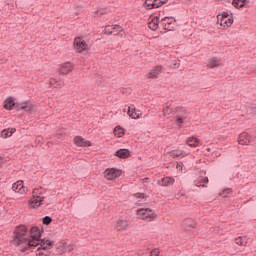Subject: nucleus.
Returning <instances> with one entry per match:
<instances>
[{"instance_id":"13","label":"nucleus","mask_w":256,"mask_h":256,"mask_svg":"<svg viewBox=\"0 0 256 256\" xmlns=\"http://www.w3.org/2000/svg\"><path fill=\"white\" fill-rule=\"evenodd\" d=\"M157 183L160 187H171L175 183V178L167 176L158 180Z\"/></svg>"},{"instance_id":"10","label":"nucleus","mask_w":256,"mask_h":256,"mask_svg":"<svg viewBox=\"0 0 256 256\" xmlns=\"http://www.w3.org/2000/svg\"><path fill=\"white\" fill-rule=\"evenodd\" d=\"M163 69V66L158 65L152 68L150 72L147 73L148 79H159V75H161V71Z\"/></svg>"},{"instance_id":"23","label":"nucleus","mask_w":256,"mask_h":256,"mask_svg":"<svg viewBox=\"0 0 256 256\" xmlns=\"http://www.w3.org/2000/svg\"><path fill=\"white\" fill-rule=\"evenodd\" d=\"M220 25L222 27H231L233 25V17L224 18L220 19Z\"/></svg>"},{"instance_id":"12","label":"nucleus","mask_w":256,"mask_h":256,"mask_svg":"<svg viewBox=\"0 0 256 256\" xmlns=\"http://www.w3.org/2000/svg\"><path fill=\"white\" fill-rule=\"evenodd\" d=\"M74 143L77 145V147H91L92 143L89 140H85L83 136H76L74 138Z\"/></svg>"},{"instance_id":"19","label":"nucleus","mask_w":256,"mask_h":256,"mask_svg":"<svg viewBox=\"0 0 256 256\" xmlns=\"http://www.w3.org/2000/svg\"><path fill=\"white\" fill-rule=\"evenodd\" d=\"M249 3V0H233L232 5L233 7H236V9H243L245 5Z\"/></svg>"},{"instance_id":"38","label":"nucleus","mask_w":256,"mask_h":256,"mask_svg":"<svg viewBox=\"0 0 256 256\" xmlns=\"http://www.w3.org/2000/svg\"><path fill=\"white\" fill-rule=\"evenodd\" d=\"M167 1H169V0H156L158 9H159V7H163V5H165V3H167Z\"/></svg>"},{"instance_id":"18","label":"nucleus","mask_w":256,"mask_h":256,"mask_svg":"<svg viewBox=\"0 0 256 256\" xmlns=\"http://www.w3.org/2000/svg\"><path fill=\"white\" fill-rule=\"evenodd\" d=\"M124 111H126V108H124ZM127 113L131 119H139V114L137 113L135 106H128Z\"/></svg>"},{"instance_id":"35","label":"nucleus","mask_w":256,"mask_h":256,"mask_svg":"<svg viewBox=\"0 0 256 256\" xmlns=\"http://www.w3.org/2000/svg\"><path fill=\"white\" fill-rule=\"evenodd\" d=\"M232 189L231 188H226L222 191V193H220L221 197H227V195H231L232 193Z\"/></svg>"},{"instance_id":"26","label":"nucleus","mask_w":256,"mask_h":256,"mask_svg":"<svg viewBox=\"0 0 256 256\" xmlns=\"http://www.w3.org/2000/svg\"><path fill=\"white\" fill-rule=\"evenodd\" d=\"M114 135H116V137H123V135H125V129L121 128V126H117L114 129Z\"/></svg>"},{"instance_id":"4","label":"nucleus","mask_w":256,"mask_h":256,"mask_svg":"<svg viewBox=\"0 0 256 256\" xmlns=\"http://www.w3.org/2000/svg\"><path fill=\"white\" fill-rule=\"evenodd\" d=\"M55 244V242L43 238L40 241V245H38L37 251H39V253L37 254L38 256H51V251H49V249H51V247H53V245Z\"/></svg>"},{"instance_id":"1","label":"nucleus","mask_w":256,"mask_h":256,"mask_svg":"<svg viewBox=\"0 0 256 256\" xmlns=\"http://www.w3.org/2000/svg\"><path fill=\"white\" fill-rule=\"evenodd\" d=\"M41 233L43 230L39 229L37 226H33L30 229V238L27 236V226L19 225L16 226L13 231L12 240L10 241L11 245L14 247H18L21 253H25V251H32L35 247H39L41 245Z\"/></svg>"},{"instance_id":"43","label":"nucleus","mask_w":256,"mask_h":256,"mask_svg":"<svg viewBox=\"0 0 256 256\" xmlns=\"http://www.w3.org/2000/svg\"><path fill=\"white\" fill-rule=\"evenodd\" d=\"M142 183H149V178L142 179Z\"/></svg>"},{"instance_id":"17","label":"nucleus","mask_w":256,"mask_h":256,"mask_svg":"<svg viewBox=\"0 0 256 256\" xmlns=\"http://www.w3.org/2000/svg\"><path fill=\"white\" fill-rule=\"evenodd\" d=\"M71 71H73V65L70 62L61 65L60 72L63 75H67V73H71Z\"/></svg>"},{"instance_id":"24","label":"nucleus","mask_w":256,"mask_h":256,"mask_svg":"<svg viewBox=\"0 0 256 256\" xmlns=\"http://www.w3.org/2000/svg\"><path fill=\"white\" fill-rule=\"evenodd\" d=\"M175 114L176 117H185L187 115V110H185V108L178 106L175 108Z\"/></svg>"},{"instance_id":"15","label":"nucleus","mask_w":256,"mask_h":256,"mask_svg":"<svg viewBox=\"0 0 256 256\" xmlns=\"http://www.w3.org/2000/svg\"><path fill=\"white\" fill-rule=\"evenodd\" d=\"M150 21L148 22V27L151 29V31H157L159 29V24H161V21H159V16L150 17Z\"/></svg>"},{"instance_id":"28","label":"nucleus","mask_w":256,"mask_h":256,"mask_svg":"<svg viewBox=\"0 0 256 256\" xmlns=\"http://www.w3.org/2000/svg\"><path fill=\"white\" fill-rule=\"evenodd\" d=\"M235 243L236 245H240L242 247H245V245H247V241H245V238H243L242 236H239L238 238H236Z\"/></svg>"},{"instance_id":"37","label":"nucleus","mask_w":256,"mask_h":256,"mask_svg":"<svg viewBox=\"0 0 256 256\" xmlns=\"http://www.w3.org/2000/svg\"><path fill=\"white\" fill-rule=\"evenodd\" d=\"M180 65H181V61L174 60V62L172 63L171 67H173V69H179Z\"/></svg>"},{"instance_id":"32","label":"nucleus","mask_w":256,"mask_h":256,"mask_svg":"<svg viewBox=\"0 0 256 256\" xmlns=\"http://www.w3.org/2000/svg\"><path fill=\"white\" fill-rule=\"evenodd\" d=\"M52 222H53V218H51V216H45L42 219L43 225H51Z\"/></svg>"},{"instance_id":"25","label":"nucleus","mask_w":256,"mask_h":256,"mask_svg":"<svg viewBox=\"0 0 256 256\" xmlns=\"http://www.w3.org/2000/svg\"><path fill=\"white\" fill-rule=\"evenodd\" d=\"M187 143L189 147H197L199 145V139L195 137H190L188 138Z\"/></svg>"},{"instance_id":"7","label":"nucleus","mask_w":256,"mask_h":256,"mask_svg":"<svg viewBox=\"0 0 256 256\" xmlns=\"http://www.w3.org/2000/svg\"><path fill=\"white\" fill-rule=\"evenodd\" d=\"M73 45L76 53H83V51H87V42H85L82 37H76Z\"/></svg>"},{"instance_id":"30","label":"nucleus","mask_w":256,"mask_h":256,"mask_svg":"<svg viewBox=\"0 0 256 256\" xmlns=\"http://www.w3.org/2000/svg\"><path fill=\"white\" fill-rule=\"evenodd\" d=\"M14 133H15V129L11 128V129L2 131V136L7 138V137H11V135H13Z\"/></svg>"},{"instance_id":"22","label":"nucleus","mask_w":256,"mask_h":256,"mask_svg":"<svg viewBox=\"0 0 256 256\" xmlns=\"http://www.w3.org/2000/svg\"><path fill=\"white\" fill-rule=\"evenodd\" d=\"M219 65H221V61H219L217 57H214L209 60L207 67L209 69H215V67H219Z\"/></svg>"},{"instance_id":"3","label":"nucleus","mask_w":256,"mask_h":256,"mask_svg":"<svg viewBox=\"0 0 256 256\" xmlns=\"http://www.w3.org/2000/svg\"><path fill=\"white\" fill-rule=\"evenodd\" d=\"M43 201H45V193L43 188H36L32 191V197L29 201L30 206L33 209H39L41 205L43 204Z\"/></svg>"},{"instance_id":"34","label":"nucleus","mask_w":256,"mask_h":256,"mask_svg":"<svg viewBox=\"0 0 256 256\" xmlns=\"http://www.w3.org/2000/svg\"><path fill=\"white\" fill-rule=\"evenodd\" d=\"M201 181H203V183H209V178H204L201 179L199 182H195L196 187H205V184H201Z\"/></svg>"},{"instance_id":"29","label":"nucleus","mask_w":256,"mask_h":256,"mask_svg":"<svg viewBox=\"0 0 256 256\" xmlns=\"http://www.w3.org/2000/svg\"><path fill=\"white\" fill-rule=\"evenodd\" d=\"M50 85L51 86L56 85L55 87H65V82H59V81L52 78L50 80Z\"/></svg>"},{"instance_id":"39","label":"nucleus","mask_w":256,"mask_h":256,"mask_svg":"<svg viewBox=\"0 0 256 256\" xmlns=\"http://www.w3.org/2000/svg\"><path fill=\"white\" fill-rule=\"evenodd\" d=\"M135 197H136L137 199H145V193H136V194H135Z\"/></svg>"},{"instance_id":"21","label":"nucleus","mask_w":256,"mask_h":256,"mask_svg":"<svg viewBox=\"0 0 256 256\" xmlns=\"http://www.w3.org/2000/svg\"><path fill=\"white\" fill-rule=\"evenodd\" d=\"M129 223H127V220L120 219L117 222L116 229L117 231H125L127 229Z\"/></svg>"},{"instance_id":"45","label":"nucleus","mask_w":256,"mask_h":256,"mask_svg":"<svg viewBox=\"0 0 256 256\" xmlns=\"http://www.w3.org/2000/svg\"><path fill=\"white\" fill-rule=\"evenodd\" d=\"M190 229L189 228H186V231H189Z\"/></svg>"},{"instance_id":"33","label":"nucleus","mask_w":256,"mask_h":256,"mask_svg":"<svg viewBox=\"0 0 256 256\" xmlns=\"http://www.w3.org/2000/svg\"><path fill=\"white\" fill-rule=\"evenodd\" d=\"M173 108H170L169 106H166L163 108V114L164 117H167V115H171V113H173Z\"/></svg>"},{"instance_id":"36","label":"nucleus","mask_w":256,"mask_h":256,"mask_svg":"<svg viewBox=\"0 0 256 256\" xmlns=\"http://www.w3.org/2000/svg\"><path fill=\"white\" fill-rule=\"evenodd\" d=\"M184 225H188L191 229L195 227V223H193V220L189 218L184 221Z\"/></svg>"},{"instance_id":"31","label":"nucleus","mask_w":256,"mask_h":256,"mask_svg":"<svg viewBox=\"0 0 256 256\" xmlns=\"http://www.w3.org/2000/svg\"><path fill=\"white\" fill-rule=\"evenodd\" d=\"M187 119V117H183V116H175V123L178 127H181V125H183V120Z\"/></svg>"},{"instance_id":"44","label":"nucleus","mask_w":256,"mask_h":256,"mask_svg":"<svg viewBox=\"0 0 256 256\" xmlns=\"http://www.w3.org/2000/svg\"><path fill=\"white\" fill-rule=\"evenodd\" d=\"M179 167H181V164H177V169H179Z\"/></svg>"},{"instance_id":"14","label":"nucleus","mask_w":256,"mask_h":256,"mask_svg":"<svg viewBox=\"0 0 256 256\" xmlns=\"http://www.w3.org/2000/svg\"><path fill=\"white\" fill-rule=\"evenodd\" d=\"M114 155L119 159H129V157H131V151L127 148H121L117 150Z\"/></svg>"},{"instance_id":"16","label":"nucleus","mask_w":256,"mask_h":256,"mask_svg":"<svg viewBox=\"0 0 256 256\" xmlns=\"http://www.w3.org/2000/svg\"><path fill=\"white\" fill-rule=\"evenodd\" d=\"M239 145H249L251 143V137L247 133H242L238 138Z\"/></svg>"},{"instance_id":"5","label":"nucleus","mask_w":256,"mask_h":256,"mask_svg":"<svg viewBox=\"0 0 256 256\" xmlns=\"http://www.w3.org/2000/svg\"><path fill=\"white\" fill-rule=\"evenodd\" d=\"M122 173L123 172L121 170H119V169L107 168L104 171V177L108 181H113V179H117V178L121 177Z\"/></svg>"},{"instance_id":"6","label":"nucleus","mask_w":256,"mask_h":256,"mask_svg":"<svg viewBox=\"0 0 256 256\" xmlns=\"http://www.w3.org/2000/svg\"><path fill=\"white\" fill-rule=\"evenodd\" d=\"M160 25L165 31H174L175 30V19L173 17H164L160 21Z\"/></svg>"},{"instance_id":"42","label":"nucleus","mask_w":256,"mask_h":256,"mask_svg":"<svg viewBox=\"0 0 256 256\" xmlns=\"http://www.w3.org/2000/svg\"><path fill=\"white\" fill-rule=\"evenodd\" d=\"M3 163H5V158L0 157V165H3Z\"/></svg>"},{"instance_id":"8","label":"nucleus","mask_w":256,"mask_h":256,"mask_svg":"<svg viewBox=\"0 0 256 256\" xmlns=\"http://www.w3.org/2000/svg\"><path fill=\"white\" fill-rule=\"evenodd\" d=\"M104 31L106 35L117 36L123 31V27H121L120 25H108L105 27Z\"/></svg>"},{"instance_id":"27","label":"nucleus","mask_w":256,"mask_h":256,"mask_svg":"<svg viewBox=\"0 0 256 256\" xmlns=\"http://www.w3.org/2000/svg\"><path fill=\"white\" fill-rule=\"evenodd\" d=\"M171 157H173V159H177L179 157H183V150H172L170 152Z\"/></svg>"},{"instance_id":"11","label":"nucleus","mask_w":256,"mask_h":256,"mask_svg":"<svg viewBox=\"0 0 256 256\" xmlns=\"http://www.w3.org/2000/svg\"><path fill=\"white\" fill-rule=\"evenodd\" d=\"M138 215H141L142 219H150V221L155 217V213H153V210L149 208L139 209Z\"/></svg>"},{"instance_id":"20","label":"nucleus","mask_w":256,"mask_h":256,"mask_svg":"<svg viewBox=\"0 0 256 256\" xmlns=\"http://www.w3.org/2000/svg\"><path fill=\"white\" fill-rule=\"evenodd\" d=\"M144 7L146 9H158L157 0H145Z\"/></svg>"},{"instance_id":"9","label":"nucleus","mask_w":256,"mask_h":256,"mask_svg":"<svg viewBox=\"0 0 256 256\" xmlns=\"http://www.w3.org/2000/svg\"><path fill=\"white\" fill-rule=\"evenodd\" d=\"M12 190L15 193H20V195H25L29 189L23 185V181H17L12 185Z\"/></svg>"},{"instance_id":"41","label":"nucleus","mask_w":256,"mask_h":256,"mask_svg":"<svg viewBox=\"0 0 256 256\" xmlns=\"http://www.w3.org/2000/svg\"><path fill=\"white\" fill-rule=\"evenodd\" d=\"M227 18H229V12H223L221 19H227Z\"/></svg>"},{"instance_id":"2","label":"nucleus","mask_w":256,"mask_h":256,"mask_svg":"<svg viewBox=\"0 0 256 256\" xmlns=\"http://www.w3.org/2000/svg\"><path fill=\"white\" fill-rule=\"evenodd\" d=\"M33 104L31 102H23V103H17L15 102V99L13 97L8 98L5 100L4 109L7 111H12V109H16V111H26V113H29V111H33Z\"/></svg>"},{"instance_id":"40","label":"nucleus","mask_w":256,"mask_h":256,"mask_svg":"<svg viewBox=\"0 0 256 256\" xmlns=\"http://www.w3.org/2000/svg\"><path fill=\"white\" fill-rule=\"evenodd\" d=\"M150 256H159V250L154 249L153 251L150 252Z\"/></svg>"}]
</instances>
